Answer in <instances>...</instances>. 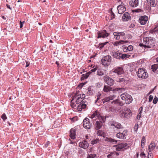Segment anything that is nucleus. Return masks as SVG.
<instances>
[{
  "label": "nucleus",
  "instance_id": "obj_1",
  "mask_svg": "<svg viewBox=\"0 0 158 158\" xmlns=\"http://www.w3.org/2000/svg\"><path fill=\"white\" fill-rule=\"evenodd\" d=\"M79 92L76 91L75 94V95L73 96H75V99H77L76 102V103L78 104L80 103L77 106V109L79 111H81L82 109H84L85 108L86 105L85 103L83 100L85 97L84 94H80Z\"/></svg>",
  "mask_w": 158,
  "mask_h": 158
},
{
  "label": "nucleus",
  "instance_id": "obj_2",
  "mask_svg": "<svg viewBox=\"0 0 158 158\" xmlns=\"http://www.w3.org/2000/svg\"><path fill=\"white\" fill-rule=\"evenodd\" d=\"M143 43L145 44V48H151L155 45V40L153 37H145L143 38Z\"/></svg>",
  "mask_w": 158,
  "mask_h": 158
},
{
  "label": "nucleus",
  "instance_id": "obj_3",
  "mask_svg": "<svg viewBox=\"0 0 158 158\" xmlns=\"http://www.w3.org/2000/svg\"><path fill=\"white\" fill-rule=\"evenodd\" d=\"M136 73L138 77L139 78L144 79L148 77L147 71L143 68L139 69Z\"/></svg>",
  "mask_w": 158,
  "mask_h": 158
},
{
  "label": "nucleus",
  "instance_id": "obj_4",
  "mask_svg": "<svg viewBox=\"0 0 158 158\" xmlns=\"http://www.w3.org/2000/svg\"><path fill=\"white\" fill-rule=\"evenodd\" d=\"M122 99L125 101L127 104H129L132 101V98L131 95L127 93H124L120 96Z\"/></svg>",
  "mask_w": 158,
  "mask_h": 158
},
{
  "label": "nucleus",
  "instance_id": "obj_5",
  "mask_svg": "<svg viewBox=\"0 0 158 158\" xmlns=\"http://www.w3.org/2000/svg\"><path fill=\"white\" fill-rule=\"evenodd\" d=\"M111 62V57L109 55L103 57L101 60V63L104 66H108Z\"/></svg>",
  "mask_w": 158,
  "mask_h": 158
},
{
  "label": "nucleus",
  "instance_id": "obj_6",
  "mask_svg": "<svg viewBox=\"0 0 158 158\" xmlns=\"http://www.w3.org/2000/svg\"><path fill=\"white\" fill-rule=\"evenodd\" d=\"M90 118H95L96 119L98 118L99 120L102 119V120L104 122L106 119L104 117H102L100 114L99 112L96 111L91 115Z\"/></svg>",
  "mask_w": 158,
  "mask_h": 158
},
{
  "label": "nucleus",
  "instance_id": "obj_7",
  "mask_svg": "<svg viewBox=\"0 0 158 158\" xmlns=\"http://www.w3.org/2000/svg\"><path fill=\"white\" fill-rule=\"evenodd\" d=\"M104 80L105 82L110 86L113 85L114 84V80L109 76H105L104 77Z\"/></svg>",
  "mask_w": 158,
  "mask_h": 158
},
{
  "label": "nucleus",
  "instance_id": "obj_8",
  "mask_svg": "<svg viewBox=\"0 0 158 158\" xmlns=\"http://www.w3.org/2000/svg\"><path fill=\"white\" fill-rule=\"evenodd\" d=\"M83 124L84 127L87 129H90L92 126V124L89 123V119L87 118L84 119Z\"/></svg>",
  "mask_w": 158,
  "mask_h": 158
},
{
  "label": "nucleus",
  "instance_id": "obj_9",
  "mask_svg": "<svg viewBox=\"0 0 158 158\" xmlns=\"http://www.w3.org/2000/svg\"><path fill=\"white\" fill-rule=\"evenodd\" d=\"M98 38L102 37L104 38L107 37L109 35V34L106 32L105 30H103V31H98Z\"/></svg>",
  "mask_w": 158,
  "mask_h": 158
},
{
  "label": "nucleus",
  "instance_id": "obj_10",
  "mask_svg": "<svg viewBox=\"0 0 158 158\" xmlns=\"http://www.w3.org/2000/svg\"><path fill=\"white\" fill-rule=\"evenodd\" d=\"M112 71L114 73H117L118 75H120L124 73V71L121 67H118L115 69H113Z\"/></svg>",
  "mask_w": 158,
  "mask_h": 158
},
{
  "label": "nucleus",
  "instance_id": "obj_11",
  "mask_svg": "<svg viewBox=\"0 0 158 158\" xmlns=\"http://www.w3.org/2000/svg\"><path fill=\"white\" fill-rule=\"evenodd\" d=\"M116 97V96L115 95H110L109 97H106L102 99V102L104 104L106 102H109L110 100L114 99Z\"/></svg>",
  "mask_w": 158,
  "mask_h": 158
},
{
  "label": "nucleus",
  "instance_id": "obj_12",
  "mask_svg": "<svg viewBox=\"0 0 158 158\" xmlns=\"http://www.w3.org/2000/svg\"><path fill=\"white\" fill-rule=\"evenodd\" d=\"M127 132L124 131L123 133L119 132L116 135V136L118 138L121 139H124L126 138Z\"/></svg>",
  "mask_w": 158,
  "mask_h": 158
},
{
  "label": "nucleus",
  "instance_id": "obj_13",
  "mask_svg": "<svg viewBox=\"0 0 158 158\" xmlns=\"http://www.w3.org/2000/svg\"><path fill=\"white\" fill-rule=\"evenodd\" d=\"M79 146L81 148L86 149L89 147V144L86 140H84L83 141L79 143Z\"/></svg>",
  "mask_w": 158,
  "mask_h": 158
},
{
  "label": "nucleus",
  "instance_id": "obj_14",
  "mask_svg": "<svg viewBox=\"0 0 158 158\" xmlns=\"http://www.w3.org/2000/svg\"><path fill=\"white\" fill-rule=\"evenodd\" d=\"M148 20V18L145 16H142L139 18V22L142 25H144Z\"/></svg>",
  "mask_w": 158,
  "mask_h": 158
},
{
  "label": "nucleus",
  "instance_id": "obj_15",
  "mask_svg": "<svg viewBox=\"0 0 158 158\" xmlns=\"http://www.w3.org/2000/svg\"><path fill=\"white\" fill-rule=\"evenodd\" d=\"M118 13L122 14L126 11V8L123 5H119L117 7Z\"/></svg>",
  "mask_w": 158,
  "mask_h": 158
},
{
  "label": "nucleus",
  "instance_id": "obj_16",
  "mask_svg": "<svg viewBox=\"0 0 158 158\" xmlns=\"http://www.w3.org/2000/svg\"><path fill=\"white\" fill-rule=\"evenodd\" d=\"M111 55L114 58L117 59H120L121 58L122 53L118 51H114L112 52Z\"/></svg>",
  "mask_w": 158,
  "mask_h": 158
},
{
  "label": "nucleus",
  "instance_id": "obj_17",
  "mask_svg": "<svg viewBox=\"0 0 158 158\" xmlns=\"http://www.w3.org/2000/svg\"><path fill=\"white\" fill-rule=\"evenodd\" d=\"M127 143H121L116 146V150L118 151H120L123 148L127 147Z\"/></svg>",
  "mask_w": 158,
  "mask_h": 158
},
{
  "label": "nucleus",
  "instance_id": "obj_18",
  "mask_svg": "<svg viewBox=\"0 0 158 158\" xmlns=\"http://www.w3.org/2000/svg\"><path fill=\"white\" fill-rule=\"evenodd\" d=\"M139 1L138 0H132L129 2L130 6L133 7H137L139 5Z\"/></svg>",
  "mask_w": 158,
  "mask_h": 158
},
{
  "label": "nucleus",
  "instance_id": "obj_19",
  "mask_svg": "<svg viewBox=\"0 0 158 158\" xmlns=\"http://www.w3.org/2000/svg\"><path fill=\"white\" fill-rule=\"evenodd\" d=\"M124 111L125 113L124 114L125 118H127L130 116L131 114V111L128 108H124Z\"/></svg>",
  "mask_w": 158,
  "mask_h": 158
},
{
  "label": "nucleus",
  "instance_id": "obj_20",
  "mask_svg": "<svg viewBox=\"0 0 158 158\" xmlns=\"http://www.w3.org/2000/svg\"><path fill=\"white\" fill-rule=\"evenodd\" d=\"M111 126H113L118 129H122L123 128L121 124L116 122L113 121L111 124Z\"/></svg>",
  "mask_w": 158,
  "mask_h": 158
},
{
  "label": "nucleus",
  "instance_id": "obj_21",
  "mask_svg": "<svg viewBox=\"0 0 158 158\" xmlns=\"http://www.w3.org/2000/svg\"><path fill=\"white\" fill-rule=\"evenodd\" d=\"M102 122L104 123L102 119L99 120V121H97L96 122V130H98L100 129L102 126Z\"/></svg>",
  "mask_w": 158,
  "mask_h": 158
},
{
  "label": "nucleus",
  "instance_id": "obj_22",
  "mask_svg": "<svg viewBox=\"0 0 158 158\" xmlns=\"http://www.w3.org/2000/svg\"><path fill=\"white\" fill-rule=\"evenodd\" d=\"M148 4L152 7H155L156 6V3L155 0H146Z\"/></svg>",
  "mask_w": 158,
  "mask_h": 158
},
{
  "label": "nucleus",
  "instance_id": "obj_23",
  "mask_svg": "<svg viewBox=\"0 0 158 158\" xmlns=\"http://www.w3.org/2000/svg\"><path fill=\"white\" fill-rule=\"evenodd\" d=\"M76 131L74 128L71 129L70 131V137L72 139H74L75 138Z\"/></svg>",
  "mask_w": 158,
  "mask_h": 158
},
{
  "label": "nucleus",
  "instance_id": "obj_24",
  "mask_svg": "<svg viewBox=\"0 0 158 158\" xmlns=\"http://www.w3.org/2000/svg\"><path fill=\"white\" fill-rule=\"evenodd\" d=\"M156 144L153 142H152L148 146L149 152H151L155 149Z\"/></svg>",
  "mask_w": 158,
  "mask_h": 158
},
{
  "label": "nucleus",
  "instance_id": "obj_25",
  "mask_svg": "<svg viewBox=\"0 0 158 158\" xmlns=\"http://www.w3.org/2000/svg\"><path fill=\"white\" fill-rule=\"evenodd\" d=\"M130 17L129 13L127 12H126L123 16L122 19L124 21H128L130 19Z\"/></svg>",
  "mask_w": 158,
  "mask_h": 158
},
{
  "label": "nucleus",
  "instance_id": "obj_26",
  "mask_svg": "<svg viewBox=\"0 0 158 158\" xmlns=\"http://www.w3.org/2000/svg\"><path fill=\"white\" fill-rule=\"evenodd\" d=\"M103 90L105 92H108L112 90V88L107 85H105L104 86Z\"/></svg>",
  "mask_w": 158,
  "mask_h": 158
},
{
  "label": "nucleus",
  "instance_id": "obj_27",
  "mask_svg": "<svg viewBox=\"0 0 158 158\" xmlns=\"http://www.w3.org/2000/svg\"><path fill=\"white\" fill-rule=\"evenodd\" d=\"M106 73V70L102 69H99L97 72V74L98 76H102Z\"/></svg>",
  "mask_w": 158,
  "mask_h": 158
},
{
  "label": "nucleus",
  "instance_id": "obj_28",
  "mask_svg": "<svg viewBox=\"0 0 158 158\" xmlns=\"http://www.w3.org/2000/svg\"><path fill=\"white\" fill-rule=\"evenodd\" d=\"M124 89L122 88H116L115 89L112 90L113 92L114 93H116L118 92V93H121L122 91V90H123Z\"/></svg>",
  "mask_w": 158,
  "mask_h": 158
},
{
  "label": "nucleus",
  "instance_id": "obj_29",
  "mask_svg": "<svg viewBox=\"0 0 158 158\" xmlns=\"http://www.w3.org/2000/svg\"><path fill=\"white\" fill-rule=\"evenodd\" d=\"M105 140L108 142L110 143L117 142V140L112 139L110 138H106L105 139Z\"/></svg>",
  "mask_w": 158,
  "mask_h": 158
},
{
  "label": "nucleus",
  "instance_id": "obj_30",
  "mask_svg": "<svg viewBox=\"0 0 158 158\" xmlns=\"http://www.w3.org/2000/svg\"><path fill=\"white\" fill-rule=\"evenodd\" d=\"M158 68V64H154V65H152V71L154 72Z\"/></svg>",
  "mask_w": 158,
  "mask_h": 158
},
{
  "label": "nucleus",
  "instance_id": "obj_31",
  "mask_svg": "<svg viewBox=\"0 0 158 158\" xmlns=\"http://www.w3.org/2000/svg\"><path fill=\"white\" fill-rule=\"evenodd\" d=\"M97 134L98 136H104L105 135V133L102 131L101 130L98 131H97Z\"/></svg>",
  "mask_w": 158,
  "mask_h": 158
},
{
  "label": "nucleus",
  "instance_id": "obj_32",
  "mask_svg": "<svg viewBox=\"0 0 158 158\" xmlns=\"http://www.w3.org/2000/svg\"><path fill=\"white\" fill-rule=\"evenodd\" d=\"M75 96H73L72 99L71 101L70 105L72 107H75L76 106V104L74 103L73 102V101L75 99Z\"/></svg>",
  "mask_w": 158,
  "mask_h": 158
},
{
  "label": "nucleus",
  "instance_id": "obj_33",
  "mask_svg": "<svg viewBox=\"0 0 158 158\" xmlns=\"http://www.w3.org/2000/svg\"><path fill=\"white\" fill-rule=\"evenodd\" d=\"M96 155L92 153H89L86 158H94L96 156Z\"/></svg>",
  "mask_w": 158,
  "mask_h": 158
},
{
  "label": "nucleus",
  "instance_id": "obj_34",
  "mask_svg": "<svg viewBox=\"0 0 158 158\" xmlns=\"http://www.w3.org/2000/svg\"><path fill=\"white\" fill-rule=\"evenodd\" d=\"M124 111L123 109L121 111L120 113V117L122 118H125V115L124 114L125 113H124Z\"/></svg>",
  "mask_w": 158,
  "mask_h": 158
},
{
  "label": "nucleus",
  "instance_id": "obj_35",
  "mask_svg": "<svg viewBox=\"0 0 158 158\" xmlns=\"http://www.w3.org/2000/svg\"><path fill=\"white\" fill-rule=\"evenodd\" d=\"M117 82H124L125 81V80L123 78H117L116 80Z\"/></svg>",
  "mask_w": 158,
  "mask_h": 158
},
{
  "label": "nucleus",
  "instance_id": "obj_36",
  "mask_svg": "<svg viewBox=\"0 0 158 158\" xmlns=\"http://www.w3.org/2000/svg\"><path fill=\"white\" fill-rule=\"evenodd\" d=\"M113 35L114 36V38H115L117 40H118L120 39V37L118 34V33L117 32H114L113 33Z\"/></svg>",
  "mask_w": 158,
  "mask_h": 158
},
{
  "label": "nucleus",
  "instance_id": "obj_37",
  "mask_svg": "<svg viewBox=\"0 0 158 158\" xmlns=\"http://www.w3.org/2000/svg\"><path fill=\"white\" fill-rule=\"evenodd\" d=\"M102 96V94L99 92H98L97 94V98L95 102V103H96L100 99L101 97Z\"/></svg>",
  "mask_w": 158,
  "mask_h": 158
},
{
  "label": "nucleus",
  "instance_id": "obj_38",
  "mask_svg": "<svg viewBox=\"0 0 158 158\" xmlns=\"http://www.w3.org/2000/svg\"><path fill=\"white\" fill-rule=\"evenodd\" d=\"M145 141H146L145 138L144 136H143L142 137V139L141 141V146L142 148L143 147L144 144V143H145Z\"/></svg>",
  "mask_w": 158,
  "mask_h": 158
},
{
  "label": "nucleus",
  "instance_id": "obj_39",
  "mask_svg": "<svg viewBox=\"0 0 158 158\" xmlns=\"http://www.w3.org/2000/svg\"><path fill=\"white\" fill-rule=\"evenodd\" d=\"M114 155L115 154L114 152H111L107 155V157L108 158H110L111 157V158H114Z\"/></svg>",
  "mask_w": 158,
  "mask_h": 158
},
{
  "label": "nucleus",
  "instance_id": "obj_40",
  "mask_svg": "<svg viewBox=\"0 0 158 158\" xmlns=\"http://www.w3.org/2000/svg\"><path fill=\"white\" fill-rule=\"evenodd\" d=\"M119 101L118 99H116L114 100L111 102V104L112 105H117L119 104Z\"/></svg>",
  "mask_w": 158,
  "mask_h": 158
},
{
  "label": "nucleus",
  "instance_id": "obj_41",
  "mask_svg": "<svg viewBox=\"0 0 158 158\" xmlns=\"http://www.w3.org/2000/svg\"><path fill=\"white\" fill-rule=\"evenodd\" d=\"M130 56V55H127L125 54H123L122 53V55H121V58L123 59L124 58H128Z\"/></svg>",
  "mask_w": 158,
  "mask_h": 158
},
{
  "label": "nucleus",
  "instance_id": "obj_42",
  "mask_svg": "<svg viewBox=\"0 0 158 158\" xmlns=\"http://www.w3.org/2000/svg\"><path fill=\"white\" fill-rule=\"evenodd\" d=\"M1 118L2 119L3 121H5L7 119L6 114L5 113L3 114L1 116Z\"/></svg>",
  "mask_w": 158,
  "mask_h": 158
},
{
  "label": "nucleus",
  "instance_id": "obj_43",
  "mask_svg": "<svg viewBox=\"0 0 158 158\" xmlns=\"http://www.w3.org/2000/svg\"><path fill=\"white\" fill-rule=\"evenodd\" d=\"M99 139H96L91 141V143L92 144H94L98 143L99 141Z\"/></svg>",
  "mask_w": 158,
  "mask_h": 158
},
{
  "label": "nucleus",
  "instance_id": "obj_44",
  "mask_svg": "<svg viewBox=\"0 0 158 158\" xmlns=\"http://www.w3.org/2000/svg\"><path fill=\"white\" fill-rule=\"evenodd\" d=\"M158 31V28L157 27H155L153 29L150 30V32L151 33H153L155 32H157Z\"/></svg>",
  "mask_w": 158,
  "mask_h": 158
},
{
  "label": "nucleus",
  "instance_id": "obj_45",
  "mask_svg": "<svg viewBox=\"0 0 158 158\" xmlns=\"http://www.w3.org/2000/svg\"><path fill=\"white\" fill-rule=\"evenodd\" d=\"M127 48V50H128L129 51H131L133 49V46L131 45H129Z\"/></svg>",
  "mask_w": 158,
  "mask_h": 158
},
{
  "label": "nucleus",
  "instance_id": "obj_46",
  "mask_svg": "<svg viewBox=\"0 0 158 158\" xmlns=\"http://www.w3.org/2000/svg\"><path fill=\"white\" fill-rule=\"evenodd\" d=\"M118 41H119V44L120 45L121 44H126L128 42V41H127V40H121Z\"/></svg>",
  "mask_w": 158,
  "mask_h": 158
},
{
  "label": "nucleus",
  "instance_id": "obj_47",
  "mask_svg": "<svg viewBox=\"0 0 158 158\" xmlns=\"http://www.w3.org/2000/svg\"><path fill=\"white\" fill-rule=\"evenodd\" d=\"M158 101V98L156 97L155 96L153 100V102L154 104H156Z\"/></svg>",
  "mask_w": 158,
  "mask_h": 158
},
{
  "label": "nucleus",
  "instance_id": "obj_48",
  "mask_svg": "<svg viewBox=\"0 0 158 158\" xmlns=\"http://www.w3.org/2000/svg\"><path fill=\"white\" fill-rule=\"evenodd\" d=\"M127 47L125 46H123L122 47L123 50L125 52H127L128 51V50H127Z\"/></svg>",
  "mask_w": 158,
  "mask_h": 158
},
{
  "label": "nucleus",
  "instance_id": "obj_49",
  "mask_svg": "<svg viewBox=\"0 0 158 158\" xmlns=\"http://www.w3.org/2000/svg\"><path fill=\"white\" fill-rule=\"evenodd\" d=\"M118 33L120 37V36H123L125 35V33L123 32H119Z\"/></svg>",
  "mask_w": 158,
  "mask_h": 158
},
{
  "label": "nucleus",
  "instance_id": "obj_50",
  "mask_svg": "<svg viewBox=\"0 0 158 158\" xmlns=\"http://www.w3.org/2000/svg\"><path fill=\"white\" fill-rule=\"evenodd\" d=\"M148 158H152L153 155L152 153L151 152H149L148 154Z\"/></svg>",
  "mask_w": 158,
  "mask_h": 158
},
{
  "label": "nucleus",
  "instance_id": "obj_51",
  "mask_svg": "<svg viewBox=\"0 0 158 158\" xmlns=\"http://www.w3.org/2000/svg\"><path fill=\"white\" fill-rule=\"evenodd\" d=\"M97 69V68H95L94 69H91L90 71L89 72V73L90 74L92 72H94L96 71Z\"/></svg>",
  "mask_w": 158,
  "mask_h": 158
},
{
  "label": "nucleus",
  "instance_id": "obj_52",
  "mask_svg": "<svg viewBox=\"0 0 158 158\" xmlns=\"http://www.w3.org/2000/svg\"><path fill=\"white\" fill-rule=\"evenodd\" d=\"M102 84L101 83L98 82L96 84V85L99 88L102 86Z\"/></svg>",
  "mask_w": 158,
  "mask_h": 158
},
{
  "label": "nucleus",
  "instance_id": "obj_53",
  "mask_svg": "<svg viewBox=\"0 0 158 158\" xmlns=\"http://www.w3.org/2000/svg\"><path fill=\"white\" fill-rule=\"evenodd\" d=\"M107 43H108V42H106L105 43H102V44H100L99 46V47L101 48H103L104 47V45L105 44H106Z\"/></svg>",
  "mask_w": 158,
  "mask_h": 158
},
{
  "label": "nucleus",
  "instance_id": "obj_54",
  "mask_svg": "<svg viewBox=\"0 0 158 158\" xmlns=\"http://www.w3.org/2000/svg\"><path fill=\"white\" fill-rule=\"evenodd\" d=\"M139 125L138 124H136L134 126V130L135 131H137Z\"/></svg>",
  "mask_w": 158,
  "mask_h": 158
},
{
  "label": "nucleus",
  "instance_id": "obj_55",
  "mask_svg": "<svg viewBox=\"0 0 158 158\" xmlns=\"http://www.w3.org/2000/svg\"><path fill=\"white\" fill-rule=\"evenodd\" d=\"M153 96L152 95H150L149 96V102H151L152 101V100L153 99Z\"/></svg>",
  "mask_w": 158,
  "mask_h": 158
},
{
  "label": "nucleus",
  "instance_id": "obj_56",
  "mask_svg": "<svg viewBox=\"0 0 158 158\" xmlns=\"http://www.w3.org/2000/svg\"><path fill=\"white\" fill-rule=\"evenodd\" d=\"M90 73H89V72L85 75L84 74H83V75L84 76V78H87L89 76Z\"/></svg>",
  "mask_w": 158,
  "mask_h": 158
},
{
  "label": "nucleus",
  "instance_id": "obj_57",
  "mask_svg": "<svg viewBox=\"0 0 158 158\" xmlns=\"http://www.w3.org/2000/svg\"><path fill=\"white\" fill-rule=\"evenodd\" d=\"M114 45L116 46H117L118 45H120L119 44V41H116L114 43Z\"/></svg>",
  "mask_w": 158,
  "mask_h": 158
},
{
  "label": "nucleus",
  "instance_id": "obj_58",
  "mask_svg": "<svg viewBox=\"0 0 158 158\" xmlns=\"http://www.w3.org/2000/svg\"><path fill=\"white\" fill-rule=\"evenodd\" d=\"M24 21H23L22 22L21 21L20 22V28H21L23 27V23H24Z\"/></svg>",
  "mask_w": 158,
  "mask_h": 158
},
{
  "label": "nucleus",
  "instance_id": "obj_59",
  "mask_svg": "<svg viewBox=\"0 0 158 158\" xmlns=\"http://www.w3.org/2000/svg\"><path fill=\"white\" fill-rule=\"evenodd\" d=\"M139 110L140 111L139 114H141V113L142 112L143 110V107H140L139 109Z\"/></svg>",
  "mask_w": 158,
  "mask_h": 158
},
{
  "label": "nucleus",
  "instance_id": "obj_60",
  "mask_svg": "<svg viewBox=\"0 0 158 158\" xmlns=\"http://www.w3.org/2000/svg\"><path fill=\"white\" fill-rule=\"evenodd\" d=\"M141 116V114H139L137 116V118L138 119H140Z\"/></svg>",
  "mask_w": 158,
  "mask_h": 158
},
{
  "label": "nucleus",
  "instance_id": "obj_61",
  "mask_svg": "<svg viewBox=\"0 0 158 158\" xmlns=\"http://www.w3.org/2000/svg\"><path fill=\"white\" fill-rule=\"evenodd\" d=\"M140 155V156L141 157H143V156H145V154L144 152H142L141 153Z\"/></svg>",
  "mask_w": 158,
  "mask_h": 158
},
{
  "label": "nucleus",
  "instance_id": "obj_62",
  "mask_svg": "<svg viewBox=\"0 0 158 158\" xmlns=\"http://www.w3.org/2000/svg\"><path fill=\"white\" fill-rule=\"evenodd\" d=\"M93 150L92 148H91L89 149V151H88L89 153H92V151Z\"/></svg>",
  "mask_w": 158,
  "mask_h": 158
},
{
  "label": "nucleus",
  "instance_id": "obj_63",
  "mask_svg": "<svg viewBox=\"0 0 158 158\" xmlns=\"http://www.w3.org/2000/svg\"><path fill=\"white\" fill-rule=\"evenodd\" d=\"M139 45L140 46V47H142V46H144V47H145V44H139Z\"/></svg>",
  "mask_w": 158,
  "mask_h": 158
},
{
  "label": "nucleus",
  "instance_id": "obj_64",
  "mask_svg": "<svg viewBox=\"0 0 158 158\" xmlns=\"http://www.w3.org/2000/svg\"><path fill=\"white\" fill-rule=\"evenodd\" d=\"M26 64H27L26 67H27L30 64L29 63H28V62L27 61H26Z\"/></svg>",
  "mask_w": 158,
  "mask_h": 158
}]
</instances>
